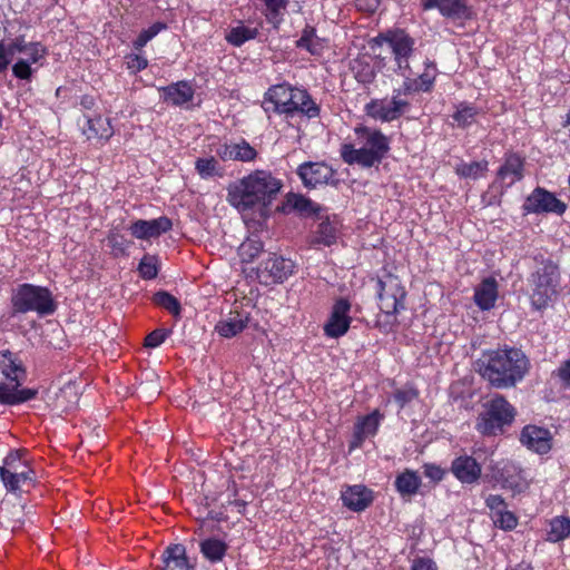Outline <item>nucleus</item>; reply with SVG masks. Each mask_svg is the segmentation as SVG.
Here are the masks:
<instances>
[{
	"label": "nucleus",
	"mask_w": 570,
	"mask_h": 570,
	"mask_svg": "<svg viewBox=\"0 0 570 570\" xmlns=\"http://www.w3.org/2000/svg\"><path fill=\"white\" fill-rule=\"evenodd\" d=\"M283 183L271 171L256 169L227 187V200L238 212L264 214L277 198Z\"/></svg>",
	"instance_id": "nucleus-1"
},
{
	"label": "nucleus",
	"mask_w": 570,
	"mask_h": 570,
	"mask_svg": "<svg viewBox=\"0 0 570 570\" xmlns=\"http://www.w3.org/2000/svg\"><path fill=\"white\" fill-rule=\"evenodd\" d=\"M529 367V358L517 347L487 351L476 361L479 374L495 389L515 386L523 380Z\"/></svg>",
	"instance_id": "nucleus-2"
},
{
	"label": "nucleus",
	"mask_w": 570,
	"mask_h": 570,
	"mask_svg": "<svg viewBox=\"0 0 570 570\" xmlns=\"http://www.w3.org/2000/svg\"><path fill=\"white\" fill-rule=\"evenodd\" d=\"M360 147L344 144L341 156L348 165L371 168L382 163L390 150V139L380 130L358 126L354 129Z\"/></svg>",
	"instance_id": "nucleus-3"
},
{
	"label": "nucleus",
	"mask_w": 570,
	"mask_h": 570,
	"mask_svg": "<svg viewBox=\"0 0 570 570\" xmlns=\"http://www.w3.org/2000/svg\"><path fill=\"white\" fill-rule=\"evenodd\" d=\"M26 371L18 357L10 351L0 352V403L16 405L36 397L35 389H19Z\"/></svg>",
	"instance_id": "nucleus-4"
},
{
	"label": "nucleus",
	"mask_w": 570,
	"mask_h": 570,
	"mask_svg": "<svg viewBox=\"0 0 570 570\" xmlns=\"http://www.w3.org/2000/svg\"><path fill=\"white\" fill-rule=\"evenodd\" d=\"M13 314L36 312L40 316L51 315L56 311L51 292L47 287L32 284L19 285L12 294Z\"/></svg>",
	"instance_id": "nucleus-5"
},
{
	"label": "nucleus",
	"mask_w": 570,
	"mask_h": 570,
	"mask_svg": "<svg viewBox=\"0 0 570 570\" xmlns=\"http://www.w3.org/2000/svg\"><path fill=\"white\" fill-rule=\"evenodd\" d=\"M484 410L476 419L475 429L482 435H498L515 417V409L502 395H495L483 404Z\"/></svg>",
	"instance_id": "nucleus-6"
},
{
	"label": "nucleus",
	"mask_w": 570,
	"mask_h": 570,
	"mask_svg": "<svg viewBox=\"0 0 570 570\" xmlns=\"http://www.w3.org/2000/svg\"><path fill=\"white\" fill-rule=\"evenodd\" d=\"M374 42L387 46L396 65V73L406 75L411 71L410 59L415 50V40L404 29L395 28L381 32L374 38Z\"/></svg>",
	"instance_id": "nucleus-7"
},
{
	"label": "nucleus",
	"mask_w": 570,
	"mask_h": 570,
	"mask_svg": "<svg viewBox=\"0 0 570 570\" xmlns=\"http://www.w3.org/2000/svg\"><path fill=\"white\" fill-rule=\"evenodd\" d=\"M560 278L558 266L550 259H542L540 266L531 274V303L537 309L544 308L556 294Z\"/></svg>",
	"instance_id": "nucleus-8"
},
{
	"label": "nucleus",
	"mask_w": 570,
	"mask_h": 570,
	"mask_svg": "<svg viewBox=\"0 0 570 570\" xmlns=\"http://www.w3.org/2000/svg\"><path fill=\"white\" fill-rule=\"evenodd\" d=\"M376 295L380 309L386 316H395L401 309H404L406 292L397 276L386 273L379 277Z\"/></svg>",
	"instance_id": "nucleus-9"
},
{
	"label": "nucleus",
	"mask_w": 570,
	"mask_h": 570,
	"mask_svg": "<svg viewBox=\"0 0 570 570\" xmlns=\"http://www.w3.org/2000/svg\"><path fill=\"white\" fill-rule=\"evenodd\" d=\"M410 108L409 100L399 97L392 92V97L383 99H373L365 106L367 116L381 120L393 121L405 114Z\"/></svg>",
	"instance_id": "nucleus-10"
},
{
	"label": "nucleus",
	"mask_w": 570,
	"mask_h": 570,
	"mask_svg": "<svg viewBox=\"0 0 570 570\" xmlns=\"http://www.w3.org/2000/svg\"><path fill=\"white\" fill-rule=\"evenodd\" d=\"M567 209V205L558 199L554 194L544 188L537 187L524 200L522 212L528 214L553 213L562 215Z\"/></svg>",
	"instance_id": "nucleus-11"
},
{
	"label": "nucleus",
	"mask_w": 570,
	"mask_h": 570,
	"mask_svg": "<svg viewBox=\"0 0 570 570\" xmlns=\"http://www.w3.org/2000/svg\"><path fill=\"white\" fill-rule=\"evenodd\" d=\"M294 271V263L283 256L272 254L261 263L257 276L264 284L283 283Z\"/></svg>",
	"instance_id": "nucleus-12"
},
{
	"label": "nucleus",
	"mask_w": 570,
	"mask_h": 570,
	"mask_svg": "<svg viewBox=\"0 0 570 570\" xmlns=\"http://www.w3.org/2000/svg\"><path fill=\"white\" fill-rule=\"evenodd\" d=\"M350 311L351 303L346 298H338L334 303L331 315L324 325V333L327 337L337 338L348 331L352 321L348 315Z\"/></svg>",
	"instance_id": "nucleus-13"
},
{
	"label": "nucleus",
	"mask_w": 570,
	"mask_h": 570,
	"mask_svg": "<svg viewBox=\"0 0 570 570\" xmlns=\"http://www.w3.org/2000/svg\"><path fill=\"white\" fill-rule=\"evenodd\" d=\"M334 174V169L323 161H307L301 164L297 168V175L307 188L328 184Z\"/></svg>",
	"instance_id": "nucleus-14"
},
{
	"label": "nucleus",
	"mask_w": 570,
	"mask_h": 570,
	"mask_svg": "<svg viewBox=\"0 0 570 570\" xmlns=\"http://www.w3.org/2000/svg\"><path fill=\"white\" fill-rule=\"evenodd\" d=\"M173 227L171 220L166 216L155 219H137L128 227L130 234L137 239H151L167 233Z\"/></svg>",
	"instance_id": "nucleus-15"
},
{
	"label": "nucleus",
	"mask_w": 570,
	"mask_h": 570,
	"mask_svg": "<svg viewBox=\"0 0 570 570\" xmlns=\"http://www.w3.org/2000/svg\"><path fill=\"white\" fill-rule=\"evenodd\" d=\"M423 10L438 9L446 19L464 20L471 17L468 0H420Z\"/></svg>",
	"instance_id": "nucleus-16"
},
{
	"label": "nucleus",
	"mask_w": 570,
	"mask_h": 570,
	"mask_svg": "<svg viewBox=\"0 0 570 570\" xmlns=\"http://www.w3.org/2000/svg\"><path fill=\"white\" fill-rule=\"evenodd\" d=\"M520 442L529 450L546 454L552 448V436L549 430L537 425H527L520 434Z\"/></svg>",
	"instance_id": "nucleus-17"
},
{
	"label": "nucleus",
	"mask_w": 570,
	"mask_h": 570,
	"mask_svg": "<svg viewBox=\"0 0 570 570\" xmlns=\"http://www.w3.org/2000/svg\"><path fill=\"white\" fill-rule=\"evenodd\" d=\"M22 53L26 55V58H20L16 61L12 66V73L20 80H30L33 72L31 65L43 59L47 49L40 42H29Z\"/></svg>",
	"instance_id": "nucleus-18"
},
{
	"label": "nucleus",
	"mask_w": 570,
	"mask_h": 570,
	"mask_svg": "<svg viewBox=\"0 0 570 570\" xmlns=\"http://www.w3.org/2000/svg\"><path fill=\"white\" fill-rule=\"evenodd\" d=\"M343 505L354 512L367 509L373 500V491L363 484L346 485L341 491Z\"/></svg>",
	"instance_id": "nucleus-19"
},
{
	"label": "nucleus",
	"mask_w": 570,
	"mask_h": 570,
	"mask_svg": "<svg viewBox=\"0 0 570 570\" xmlns=\"http://www.w3.org/2000/svg\"><path fill=\"white\" fill-rule=\"evenodd\" d=\"M382 420L383 414H381L379 410L361 417L354 426L353 440L351 441L350 448H360L365 439L374 436Z\"/></svg>",
	"instance_id": "nucleus-20"
},
{
	"label": "nucleus",
	"mask_w": 570,
	"mask_h": 570,
	"mask_svg": "<svg viewBox=\"0 0 570 570\" xmlns=\"http://www.w3.org/2000/svg\"><path fill=\"white\" fill-rule=\"evenodd\" d=\"M18 464H20V453L18 451L10 452L3 460V465L0 466V479L4 488L9 492L17 493L22 490L24 485L17 472Z\"/></svg>",
	"instance_id": "nucleus-21"
},
{
	"label": "nucleus",
	"mask_w": 570,
	"mask_h": 570,
	"mask_svg": "<svg viewBox=\"0 0 570 570\" xmlns=\"http://www.w3.org/2000/svg\"><path fill=\"white\" fill-rule=\"evenodd\" d=\"M451 471L462 483H474L481 476V465L470 455H462L453 460Z\"/></svg>",
	"instance_id": "nucleus-22"
},
{
	"label": "nucleus",
	"mask_w": 570,
	"mask_h": 570,
	"mask_svg": "<svg viewBox=\"0 0 570 570\" xmlns=\"http://www.w3.org/2000/svg\"><path fill=\"white\" fill-rule=\"evenodd\" d=\"M161 98L165 102L180 107L190 102L194 98L195 90L187 81H178L166 87L159 88Z\"/></svg>",
	"instance_id": "nucleus-23"
},
{
	"label": "nucleus",
	"mask_w": 570,
	"mask_h": 570,
	"mask_svg": "<svg viewBox=\"0 0 570 570\" xmlns=\"http://www.w3.org/2000/svg\"><path fill=\"white\" fill-rule=\"evenodd\" d=\"M498 298V282L493 277H488L481 282L474 291V303L482 311H489L494 307Z\"/></svg>",
	"instance_id": "nucleus-24"
},
{
	"label": "nucleus",
	"mask_w": 570,
	"mask_h": 570,
	"mask_svg": "<svg viewBox=\"0 0 570 570\" xmlns=\"http://www.w3.org/2000/svg\"><path fill=\"white\" fill-rule=\"evenodd\" d=\"M28 43L24 39V36H18L13 39L1 40L0 41V73H3L8 70V67L14 59L17 53H22Z\"/></svg>",
	"instance_id": "nucleus-25"
},
{
	"label": "nucleus",
	"mask_w": 570,
	"mask_h": 570,
	"mask_svg": "<svg viewBox=\"0 0 570 570\" xmlns=\"http://www.w3.org/2000/svg\"><path fill=\"white\" fill-rule=\"evenodd\" d=\"M163 560L164 570H194L188 562L186 548L179 543L168 546L163 553Z\"/></svg>",
	"instance_id": "nucleus-26"
},
{
	"label": "nucleus",
	"mask_w": 570,
	"mask_h": 570,
	"mask_svg": "<svg viewBox=\"0 0 570 570\" xmlns=\"http://www.w3.org/2000/svg\"><path fill=\"white\" fill-rule=\"evenodd\" d=\"M295 89L296 88H293L286 83L272 86L265 94V110H273L277 114L279 109L284 107V105L291 99V95Z\"/></svg>",
	"instance_id": "nucleus-27"
},
{
	"label": "nucleus",
	"mask_w": 570,
	"mask_h": 570,
	"mask_svg": "<svg viewBox=\"0 0 570 570\" xmlns=\"http://www.w3.org/2000/svg\"><path fill=\"white\" fill-rule=\"evenodd\" d=\"M246 323L247 316L238 311L230 312L225 320L216 325V331L220 336L233 337L246 327Z\"/></svg>",
	"instance_id": "nucleus-28"
},
{
	"label": "nucleus",
	"mask_w": 570,
	"mask_h": 570,
	"mask_svg": "<svg viewBox=\"0 0 570 570\" xmlns=\"http://www.w3.org/2000/svg\"><path fill=\"white\" fill-rule=\"evenodd\" d=\"M394 484L401 497H412L421 487V478L416 472L405 470L395 478Z\"/></svg>",
	"instance_id": "nucleus-29"
},
{
	"label": "nucleus",
	"mask_w": 570,
	"mask_h": 570,
	"mask_svg": "<svg viewBox=\"0 0 570 570\" xmlns=\"http://www.w3.org/2000/svg\"><path fill=\"white\" fill-rule=\"evenodd\" d=\"M199 547L203 556L212 563L222 561L227 551V544L216 538L203 540Z\"/></svg>",
	"instance_id": "nucleus-30"
},
{
	"label": "nucleus",
	"mask_w": 570,
	"mask_h": 570,
	"mask_svg": "<svg viewBox=\"0 0 570 570\" xmlns=\"http://www.w3.org/2000/svg\"><path fill=\"white\" fill-rule=\"evenodd\" d=\"M286 207L296 210L301 215L311 216L317 214L321 207L309 198L299 194H288L286 197Z\"/></svg>",
	"instance_id": "nucleus-31"
},
{
	"label": "nucleus",
	"mask_w": 570,
	"mask_h": 570,
	"mask_svg": "<svg viewBox=\"0 0 570 570\" xmlns=\"http://www.w3.org/2000/svg\"><path fill=\"white\" fill-rule=\"evenodd\" d=\"M523 161L520 156L511 154L507 156L504 164L499 169V176L502 179L510 177V183L513 184L522 178Z\"/></svg>",
	"instance_id": "nucleus-32"
},
{
	"label": "nucleus",
	"mask_w": 570,
	"mask_h": 570,
	"mask_svg": "<svg viewBox=\"0 0 570 570\" xmlns=\"http://www.w3.org/2000/svg\"><path fill=\"white\" fill-rule=\"evenodd\" d=\"M83 132L87 135L88 139H109L112 136V129L109 121L100 116L96 118H88L87 128Z\"/></svg>",
	"instance_id": "nucleus-33"
},
{
	"label": "nucleus",
	"mask_w": 570,
	"mask_h": 570,
	"mask_svg": "<svg viewBox=\"0 0 570 570\" xmlns=\"http://www.w3.org/2000/svg\"><path fill=\"white\" fill-rule=\"evenodd\" d=\"M264 6V16L266 20L273 24L274 28H278L283 21L284 12L286 11L287 0H261Z\"/></svg>",
	"instance_id": "nucleus-34"
},
{
	"label": "nucleus",
	"mask_w": 570,
	"mask_h": 570,
	"mask_svg": "<svg viewBox=\"0 0 570 570\" xmlns=\"http://www.w3.org/2000/svg\"><path fill=\"white\" fill-rule=\"evenodd\" d=\"M296 47L317 56L322 53L324 48L321 38L316 36L315 29L311 27L303 30L301 38L296 41Z\"/></svg>",
	"instance_id": "nucleus-35"
},
{
	"label": "nucleus",
	"mask_w": 570,
	"mask_h": 570,
	"mask_svg": "<svg viewBox=\"0 0 570 570\" xmlns=\"http://www.w3.org/2000/svg\"><path fill=\"white\" fill-rule=\"evenodd\" d=\"M519 468L514 463L503 462L494 476L504 488L513 489L519 485Z\"/></svg>",
	"instance_id": "nucleus-36"
},
{
	"label": "nucleus",
	"mask_w": 570,
	"mask_h": 570,
	"mask_svg": "<svg viewBox=\"0 0 570 570\" xmlns=\"http://www.w3.org/2000/svg\"><path fill=\"white\" fill-rule=\"evenodd\" d=\"M297 112L306 116L308 119L317 118L321 112L320 106L313 100L311 95L305 89H299L296 92Z\"/></svg>",
	"instance_id": "nucleus-37"
},
{
	"label": "nucleus",
	"mask_w": 570,
	"mask_h": 570,
	"mask_svg": "<svg viewBox=\"0 0 570 570\" xmlns=\"http://www.w3.org/2000/svg\"><path fill=\"white\" fill-rule=\"evenodd\" d=\"M478 115L479 108L471 104L462 102L456 107L452 118L456 122L458 127L466 128L475 121V117Z\"/></svg>",
	"instance_id": "nucleus-38"
},
{
	"label": "nucleus",
	"mask_w": 570,
	"mask_h": 570,
	"mask_svg": "<svg viewBox=\"0 0 570 570\" xmlns=\"http://www.w3.org/2000/svg\"><path fill=\"white\" fill-rule=\"evenodd\" d=\"M570 535V518L557 517L550 521V530L548 532V540L551 542H559Z\"/></svg>",
	"instance_id": "nucleus-39"
},
{
	"label": "nucleus",
	"mask_w": 570,
	"mask_h": 570,
	"mask_svg": "<svg viewBox=\"0 0 570 570\" xmlns=\"http://www.w3.org/2000/svg\"><path fill=\"white\" fill-rule=\"evenodd\" d=\"M337 228L328 219H325L318 224L317 230L313 239L314 244H322L324 246H331L336 242Z\"/></svg>",
	"instance_id": "nucleus-40"
},
{
	"label": "nucleus",
	"mask_w": 570,
	"mask_h": 570,
	"mask_svg": "<svg viewBox=\"0 0 570 570\" xmlns=\"http://www.w3.org/2000/svg\"><path fill=\"white\" fill-rule=\"evenodd\" d=\"M488 171V161L461 163L455 167V173L462 178L478 179Z\"/></svg>",
	"instance_id": "nucleus-41"
},
{
	"label": "nucleus",
	"mask_w": 570,
	"mask_h": 570,
	"mask_svg": "<svg viewBox=\"0 0 570 570\" xmlns=\"http://www.w3.org/2000/svg\"><path fill=\"white\" fill-rule=\"evenodd\" d=\"M258 35V30L256 28H249L244 24H239L229 30L226 36V40L236 47L242 46L248 40L255 39Z\"/></svg>",
	"instance_id": "nucleus-42"
},
{
	"label": "nucleus",
	"mask_w": 570,
	"mask_h": 570,
	"mask_svg": "<svg viewBox=\"0 0 570 570\" xmlns=\"http://www.w3.org/2000/svg\"><path fill=\"white\" fill-rule=\"evenodd\" d=\"M195 169L203 179L222 176V167L214 157L197 158Z\"/></svg>",
	"instance_id": "nucleus-43"
},
{
	"label": "nucleus",
	"mask_w": 570,
	"mask_h": 570,
	"mask_svg": "<svg viewBox=\"0 0 570 570\" xmlns=\"http://www.w3.org/2000/svg\"><path fill=\"white\" fill-rule=\"evenodd\" d=\"M438 76V68L434 61L425 59L424 70L419 73L416 80L422 92H430L434 87V82Z\"/></svg>",
	"instance_id": "nucleus-44"
},
{
	"label": "nucleus",
	"mask_w": 570,
	"mask_h": 570,
	"mask_svg": "<svg viewBox=\"0 0 570 570\" xmlns=\"http://www.w3.org/2000/svg\"><path fill=\"white\" fill-rule=\"evenodd\" d=\"M264 249L263 243L257 238H247L238 248V255L243 263L253 262Z\"/></svg>",
	"instance_id": "nucleus-45"
},
{
	"label": "nucleus",
	"mask_w": 570,
	"mask_h": 570,
	"mask_svg": "<svg viewBox=\"0 0 570 570\" xmlns=\"http://www.w3.org/2000/svg\"><path fill=\"white\" fill-rule=\"evenodd\" d=\"M78 403V392L72 384H66L60 389L56 397V406L58 409L68 411Z\"/></svg>",
	"instance_id": "nucleus-46"
},
{
	"label": "nucleus",
	"mask_w": 570,
	"mask_h": 570,
	"mask_svg": "<svg viewBox=\"0 0 570 570\" xmlns=\"http://www.w3.org/2000/svg\"><path fill=\"white\" fill-rule=\"evenodd\" d=\"M153 302L156 305L167 309L175 316H178L180 314L181 307L179 301L168 292L159 291L155 293L153 296Z\"/></svg>",
	"instance_id": "nucleus-47"
},
{
	"label": "nucleus",
	"mask_w": 570,
	"mask_h": 570,
	"mask_svg": "<svg viewBox=\"0 0 570 570\" xmlns=\"http://www.w3.org/2000/svg\"><path fill=\"white\" fill-rule=\"evenodd\" d=\"M139 275L144 279H154L158 275V258L153 255H145L138 265Z\"/></svg>",
	"instance_id": "nucleus-48"
},
{
	"label": "nucleus",
	"mask_w": 570,
	"mask_h": 570,
	"mask_svg": "<svg viewBox=\"0 0 570 570\" xmlns=\"http://www.w3.org/2000/svg\"><path fill=\"white\" fill-rule=\"evenodd\" d=\"M233 160L253 161L257 157V151L247 141L242 140L238 144H232Z\"/></svg>",
	"instance_id": "nucleus-49"
},
{
	"label": "nucleus",
	"mask_w": 570,
	"mask_h": 570,
	"mask_svg": "<svg viewBox=\"0 0 570 570\" xmlns=\"http://www.w3.org/2000/svg\"><path fill=\"white\" fill-rule=\"evenodd\" d=\"M412 75V70L406 75H402L404 77V81L400 88L393 90L394 95L403 98V96L412 95L414 92H422L416 78L411 77Z\"/></svg>",
	"instance_id": "nucleus-50"
},
{
	"label": "nucleus",
	"mask_w": 570,
	"mask_h": 570,
	"mask_svg": "<svg viewBox=\"0 0 570 570\" xmlns=\"http://www.w3.org/2000/svg\"><path fill=\"white\" fill-rule=\"evenodd\" d=\"M493 521L495 524H498L501 529L504 530H512L517 527L518 520L515 515L508 511L507 509L493 517Z\"/></svg>",
	"instance_id": "nucleus-51"
},
{
	"label": "nucleus",
	"mask_w": 570,
	"mask_h": 570,
	"mask_svg": "<svg viewBox=\"0 0 570 570\" xmlns=\"http://www.w3.org/2000/svg\"><path fill=\"white\" fill-rule=\"evenodd\" d=\"M168 334H169V331L164 330V328H157V330L153 331L151 333H149L146 336L145 346L150 347V348L158 347L165 341V338L168 336Z\"/></svg>",
	"instance_id": "nucleus-52"
},
{
	"label": "nucleus",
	"mask_w": 570,
	"mask_h": 570,
	"mask_svg": "<svg viewBox=\"0 0 570 570\" xmlns=\"http://www.w3.org/2000/svg\"><path fill=\"white\" fill-rule=\"evenodd\" d=\"M487 507L492 512V518L507 509V503L501 495L490 494L485 500Z\"/></svg>",
	"instance_id": "nucleus-53"
},
{
	"label": "nucleus",
	"mask_w": 570,
	"mask_h": 570,
	"mask_svg": "<svg viewBox=\"0 0 570 570\" xmlns=\"http://www.w3.org/2000/svg\"><path fill=\"white\" fill-rule=\"evenodd\" d=\"M416 396L417 392L414 389L397 390L394 393V400L401 409L413 401Z\"/></svg>",
	"instance_id": "nucleus-54"
},
{
	"label": "nucleus",
	"mask_w": 570,
	"mask_h": 570,
	"mask_svg": "<svg viewBox=\"0 0 570 570\" xmlns=\"http://www.w3.org/2000/svg\"><path fill=\"white\" fill-rule=\"evenodd\" d=\"M17 472L23 484L28 487L33 485L36 473L21 459L20 464H18Z\"/></svg>",
	"instance_id": "nucleus-55"
},
{
	"label": "nucleus",
	"mask_w": 570,
	"mask_h": 570,
	"mask_svg": "<svg viewBox=\"0 0 570 570\" xmlns=\"http://www.w3.org/2000/svg\"><path fill=\"white\" fill-rule=\"evenodd\" d=\"M299 89L296 88L294 92L291 95V99L279 109L277 114L285 115L286 117H293L297 112V104L298 100H296V92H298Z\"/></svg>",
	"instance_id": "nucleus-56"
},
{
	"label": "nucleus",
	"mask_w": 570,
	"mask_h": 570,
	"mask_svg": "<svg viewBox=\"0 0 570 570\" xmlns=\"http://www.w3.org/2000/svg\"><path fill=\"white\" fill-rule=\"evenodd\" d=\"M423 469L424 475L434 482L441 481L444 476V470L435 464H425Z\"/></svg>",
	"instance_id": "nucleus-57"
},
{
	"label": "nucleus",
	"mask_w": 570,
	"mask_h": 570,
	"mask_svg": "<svg viewBox=\"0 0 570 570\" xmlns=\"http://www.w3.org/2000/svg\"><path fill=\"white\" fill-rule=\"evenodd\" d=\"M556 375L566 387H570V358L560 364L556 371Z\"/></svg>",
	"instance_id": "nucleus-58"
},
{
	"label": "nucleus",
	"mask_w": 570,
	"mask_h": 570,
	"mask_svg": "<svg viewBox=\"0 0 570 570\" xmlns=\"http://www.w3.org/2000/svg\"><path fill=\"white\" fill-rule=\"evenodd\" d=\"M411 570H438V568L431 559L419 558L413 561Z\"/></svg>",
	"instance_id": "nucleus-59"
},
{
	"label": "nucleus",
	"mask_w": 570,
	"mask_h": 570,
	"mask_svg": "<svg viewBox=\"0 0 570 570\" xmlns=\"http://www.w3.org/2000/svg\"><path fill=\"white\" fill-rule=\"evenodd\" d=\"M127 65L128 69H131L134 71H140L147 67L148 62L147 59L140 56H131L129 57Z\"/></svg>",
	"instance_id": "nucleus-60"
},
{
	"label": "nucleus",
	"mask_w": 570,
	"mask_h": 570,
	"mask_svg": "<svg viewBox=\"0 0 570 570\" xmlns=\"http://www.w3.org/2000/svg\"><path fill=\"white\" fill-rule=\"evenodd\" d=\"M167 28L166 23L157 21L153 23L149 28L144 29L141 32L148 40H151L154 37H156L160 31L165 30Z\"/></svg>",
	"instance_id": "nucleus-61"
},
{
	"label": "nucleus",
	"mask_w": 570,
	"mask_h": 570,
	"mask_svg": "<svg viewBox=\"0 0 570 570\" xmlns=\"http://www.w3.org/2000/svg\"><path fill=\"white\" fill-rule=\"evenodd\" d=\"M381 0H356V7L361 11L374 12L380 7Z\"/></svg>",
	"instance_id": "nucleus-62"
},
{
	"label": "nucleus",
	"mask_w": 570,
	"mask_h": 570,
	"mask_svg": "<svg viewBox=\"0 0 570 570\" xmlns=\"http://www.w3.org/2000/svg\"><path fill=\"white\" fill-rule=\"evenodd\" d=\"M232 147H233L232 144H224V145L219 146L216 150L217 156L224 161L233 160Z\"/></svg>",
	"instance_id": "nucleus-63"
},
{
	"label": "nucleus",
	"mask_w": 570,
	"mask_h": 570,
	"mask_svg": "<svg viewBox=\"0 0 570 570\" xmlns=\"http://www.w3.org/2000/svg\"><path fill=\"white\" fill-rule=\"evenodd\" d=\"M108 242H109L110 246L112 247V249L119 250L120 253L125 252L122 237H120L118 235H110V236H108Z\"/></svg>",
	"instance_id": "nucleus-64"
}]
</instances>
